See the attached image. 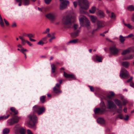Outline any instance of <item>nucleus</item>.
Wrapping results in <instances>:
<instances>
[{
	"label": "nucleus",
	"instance_id": "412c9836",
	"mask_svg": "<svg viewBox=\"0 0 134 134\" xmlns=\"http://www.w3.org/2000/svg\"><path fill=\"white\" fill-rule=\"evenodd\" d=\"M64 76L66 78H71L75 79V77L74 75L67 74L65 72H64Z\"/></svg>",
	"mask_w": 134,
	"mask_h": 134
},
{
	"label": "nucleus",
	"instance_id": "09e8293b",
	"mask_svg": "<svg viewBox=\"0 0 134 134\" xmlns=\"http://www.w3.org/2000/svg\"><path fill=\"white\" fill-rule=\"evenodd\" d=\"M45 3L47 4H49L50 3L52 0H44Z\"/></svg>",
	"mask_w": 134,
	"mask_h": 134
},
{
	"label": "nucleus",
	"instance_id": "dca6fc26",
	"mask_svg": "<svg viewBox=\"0 0 134 134\" xmlns=\"http://www.w3.org/2000/svg\"><path fill=\"white\" fill-rule=\"evenodd\" d=\"M80 32V30H77L71 33V36L73 38H75L79 36Z\"/></svg>",
	"mask_w": 134,
	"mask_h": 134
},
{
	"label": "nucleus",
	"instance_id": "4468645a",
	"mask_svg": "<svg viewBox=\"0 0 134 134\" xmlns=\"http://www.w3.org/2000/svg\"><path fill=\"white\" fill-rule=\"evenodd\" d=\"M92 59L94 61H97L99 62H102V58L101 56H98L97 55L94 56L92 58Z\"/></svg>",
	"mask_w": 134,
	"mask_h": 134
},
{
	"label": "nucleus",
	"instance_id": "13d9d810",
	"mask_svg": "<svg viewBox=\"0 0 134 134\" xmlns=\"http://www.w3.org/2000/svg\"><path fill=\"white\" fill-rule=\"evenodd\" d=\"M26 42L30 46H31L32 45V43H31L29 41H28L27 40L26 41Z\"/></svg>",
	"mask_w": 134,
	"mask_h": 134
},
{
	"label": "nucleus",
	"instance_id": "c756f323",
	"mask_svg": "<svg viewBox=\"0 0 134 134\" xmlns=\"http://www.w3.org/2000/svg\"><path fill=\"white\" fill-rule=\"evenodd\" d=\"M22 1L25 5H28L30 4V0H22Z\"/></svg>",
	"mask_w": 134,
	"mask_h": 134
},
{
	"label": "nucleus",
	"instance_id": "5fc2aeb1",
	"mask_svg": "<svg viewBox=\"0 0 134 134\" xmlns=\"http://www.w3.org/2000/svg\"><path fill=\"white\" fill-rule=\"evenodd\" d=\"M27 134H33L31 131L29 129L27 130Z\"/></svg>",
	"mask_w": 134,
	"mask_h": 134
},
{
	"label": "nucleus",
	"instance_id": "a211bd4d",
	"mask_svg": "<svg viewBox=\"0 0 134 134\" xmlns=\"http://www.w3.org/2000/svg\"><path fill=\"white\" fill-rule=\"evenodd\" d=\"M134 58V55L131 54L129 55L128 56L126 57H124L122 60H129L132 59Z\"/></svg>",
	"mask_w": 134,
	"mask_h": 134
},
{
	"label": "nucleus",
	"instance_id": "f03ea898",
	"mask_svg": "<svg viewBox=\"0 0 134 134\" xmlns=\"http://www.w3.org/2000/svg\"><path fill=\"white\" fill-rule=\"evenodd\" d=\"M75 21V18L69 15L64 17L62 20V23L65 28L70 27L71 24Z\"/></svg>",
	"mask_w": 134,
	"mask_h": 134
},
{
	"label": "nucleus",
	"instance_id": "e2e57ef3",
	"mask_svg": "<svg viewBox=\"0 0 134 134\" xmlns=\"http://www.w3.org/2000/svg\"><path fill=\"white\" fill-rule=\"evenodd\" d=\"M55 38V36H53L50 39H49V41L51 42H52V40L53 39H54Z\"/></svg>",
	"mask_w": 134,
	"mask_h": 134
},
{
	"label": "nucleus",
	"instance_id": "79ce46f5",
	"mask_svg": "<svg viewBox=\"0 0 134 134\" xmlns=\"http://www.w3.org/2000/svg\"><path fill=\"white\" fill-rule=\"evenodd\" d=\"M119 109H118L116 111L118 113H120L122 111V106L119 107Z\"/></svg>",
	"mask_w": 134,
	"mask_h": 134
},
{
	"label": "nucleus",
	"instance_id": "bf43d9fd",
	"mask_svg": "<svg viewBox=\"0 0 134 134\" xmlns=\"http://www.w3.org/2000/svg\"><path fill=\"white\" fill-rule=\"evenodd\" d=\"M133 35L132 34H129L128 36L125 37V38H128V37H131L133 36Z\"/></svg>",
	"mask_w": 134,
	"mask_h": 134
},
{
	"label": "nucleus",
	"instance_id": "58836bf2",
	"mask_svg": "<svg viewBox=\"0 0 134 134\" xmlns=\"http://www.w3.org/2000/svg\"><path fill=\"white\" fill-rule=\"evenodd\" d=\"M45 98V96H43L41 97L40 100L43 103L44 102Z\"/></svg>",
	"mask_w": 134,
	"mask_h": 134
},
{
	"label": "nucleus",
	"instance_id": "864d4df0",
	"mask_svg": "<svg viewBox=\"0 0 134 134\" xmlns=\"http://www.w3.org/2000/svg\"><path fill=\"white\" fill-rule=\"evenodd\" d=\"M73 4L75 8H76L77 5V2L76 1H74L73 2Z\"/></svg>",
	"mask_w": 134,
	"mask_h": 134
},
{
	"label": "nucleus",
	"instance_id": "8fccbe9b",
	"mask_svg": "<svg viewBox=\"0 0 134 134\" xmlns=\"http://www.w3.org/2000/svg\"><path fill=\"white\" fill-rule=\"evenodd\" d=\"M0 25L2 27H4V24L3 20H0Z\"/></svg>",
	"mask_w": 134,
	"mask_h": 134
},
{
	"label": "nucleus",
	"instance_id": "2f4dec72",
	"mask_svg": "<svg viewBox=\"0 0 134 134\" xmlns=\"http://www.w3.org/2000/svg\"><path fill=\"white\" fill-rule=\"evenodd\" d=\"M9 132V130L8 128L4 129L3 131V134H8Z\"/></svg>",
	"mask_w": 134,
	"mask_h": 134
},
{
	"label": "nucleus",
	"instance_id": "423d86ee",
	"mask_svg": "<svg viewBox=\"0 0 134 134\" xmlns=\"http://www.w3.org/2000/svg\"><path fill=\"white\" fill-rule=\"evenodd\" d=\"M69 3V1L68 0L63 1L61 2L60 5V10H63L65 8L68 4Z\"/></svg>",
	"mask_w": 134,
	"mask_h": 134
},
{
	"label": "nucleus",
	"instance_id": "7c9ffc66",
	"mask_svg": "<svg viewBox=\"0 0 134 134\" xmlns=\"http://www.w3.org/2000/svg\"><path fill=\"white\" fill-rule=\"evenodd\" d=\"M51 72L53 74L55 72V70L56 68V67L54 64H52L51 65Z\"/></svg>",
	"mask_w": 134,
	"mask_h": 134
},
{
	"label": "nucleus",
	"instance_id": "f8f14e48",
	"mask_svg": "<svg viewBox=\"0 0 134 134\" xmlns=\"http://www.w3.org/2000/svg\"><path fill=\"white\" fill-rule=\"evenodd\" d=\"M46 17L51 21H53L55 20L56 16L53 13H49L46 15Z\"/></svg>",
	"mask_w": 134,
	"mask_h": 134
},
{
	"label": "nucleus",
	"instance_id": "774afa93",
	"mask_svg": "<svg viewBox=\"0 0 134 134\" xmlns=\"http://www.w3.org/2000/svg\"><path fill=\"white\" fill-rule=\"evenodd\" d=\"M106 13L108 14H109L110 13V12L108 9H106Z\"/></svg>",
	"mask_w": 134,
	"mask_h": 134
},
{
	"label": "nucleus",
	"instance_id": "de8ad7c7",
	"mask_svg": "<svg viewBox=\"0 0 134 134\" xmlns=\"http://www.w3.org/2000/svg\"><path fill=\"white\" fill-rule=\"evenodd\" d=\"M117 117L121 119H122L124 118V116L122 114H119L117 116Z\"/></svg>",
	"mask_w": 134,
	"mask_h": 134
},
{
	"label": "nucleus",
	"instance_id": "473e14b6",
	"mask_svg": "<svg viewBox=\"0 0 134 134\" xmlns=\"http://www.w3.org/2000/svg\"><path fill=\"white\" fill-rule=\"evenodd\" d=\"M19 131L21 134H25V130L22 128H20L19 129Z\"/></svg>",
	"mask_w": 134,
	"mask_h": 134
},
{
	"label": "nucleus",
	"instance_id": "c85d7f7f",
	"mask_svg": "<svg viewBox=\"0 0 134 134\" xmlns=\"http://www.w3.org/2000/svg\"><path fill=\"white\" fill-rule=\"evenodd\" d=\"M10 110L14 113V114L16 115L18 114V111L16 110L15 108L14 107H12L10 108Z\"/></svg>",
	"mask_w": 134,
	"mask_h": 134
},
{
	"label": "nucleus",
	"instance_id": "aec40b11",
	"mask_svg": "<svg viewBox=\"0 0 134 134\" xmlns=\"http://www.w3.org/2000/svg\"><path fill=\"white\" fill-rule=\"evenodd\" d=\"M114 101L115 104L118 106V107L122 106V104L121 101L117 99H115L114 100Z\"/></svg>",
	"mask_w": 134,
	"mask_h": 134
},
{
	"label": "nucleus",
	"instance_id": "4be33fe9",
	"mask_svg": "<svg viewBox=\"0 0 134 134\" xmlns=\"http://www.w3.org/2000/svg\"><path fill=\"white\" fill-rule=\"evenodd\" d=\"M45 110V108L43 107H42L41 108L39 107L38 110L37 111V114L38 115H40L43 113Z\"/></svg>",
	"mask_w": 134,
	"mask_h": 134
},
{
	"label": "nucleus",
	"instance_id": "a19ab883",
	"mask_svg": "<svg viewBox=\"0 0 134 134\" xmlns=\"http://www.w3.org/2000/svg\"><path fill=\"white\" fill-rule=\"evenodd\" d=\"M100 106L101 107V108H105V106L103 102H102L100 103Z\"/></svg>",
	"mask_w": 134,
	"mask_h": 134
},
{
	"label": "nucleus",
	"instance_id": "cd10ccee",
	"mask_svg": "<svg viewBox=\"0 0 134 134\" xmlns=\"http://www.w3.org/2000/svg\"><path fill=\"white\" fill-rule=\"evenodd\" d=\"M19 37L21 40L22 44L23 45H24L25 44L26 42V40H25L23 36H19Z\"/></svg>",
	"mask_w": 134,
	"mask_h": 134
},
{
	"label": "nucleus",
	"instance_id": "a18cd8bd",
	"mask_svg": "<svg viewBox=\"0 0 134 134\" xmlns=\"http://www.w3.org/2000/svg\"><path fill=\"white\" fill-rule=\"evenodd\" d=\"M111 18L112 19H115L116 17V16L115 14L113 12L111 13Z\"/></svg>",
	"mask_w": 134,
	"mask_h": 134
},
{
	"label": "nucleus",
	"instance_id": "5701e85b",
	"mask_svg": "<svg viewBox=\"0 0 134 134\" xmlns=\"http://www.w3.org/2000/svg\"><path fill=\"white\" fill-rule=\"evenodd\" d=\"M130 63L128 61L123 62L122 63V66L125 68H128L129 66Z\"/></svg>",
	"mask_w": 134,
	"mask_h": 134
},
{
	"label": "nucleus",
	"instance_id": "c9c22d12",
	"mask_svg": "<svg viewBox=\"0 0 134 134\" xmlns=\"http://www.w3.org/2000/svg\"><path fill=\"white\" fill-rule=\"evenodd\" d=\"M10 115L9 114L7 116H3L0 117V120H4L7 119L9 116Z\"/></svg>",
	"mask_w": 134,
	"mask_h": 134
},
{
	"label": "nucleus",
	"instance_id": "680f3d73",
	"mask_svg": "<svg viewBox=\"0 0 134 134\" xmlns=\"http://www.w3.org/2000/svg\"><path fill=\"white\" fill-rule=\"evenodd\" d=\"M16 25L15 23H14L12 24V27H16Z\"/></svg>",
	"mask_w": 134,
	"mask_h": 134
},
{
	"label": "nucleus",
	"instance_id": "72a5a7b5",
	"mask_svg": "<svg viewBox=\"0 0 134 134\" xmlns=\"http://www.w3.org/2000/svg\"><path fill=\"white\" fill-rule=\"evenodd\" d=\"M127 9L130 11L134 10V7L131 5L129 6L127 8Z\"/></svg>",
	"mask_w": 134,
	"mask_h": 134
},
{
	"label": "nucleus",
	"instance_id": "f704fd0d",
	"mask_svg": "<svg viewBox=\"0 0 134 134\" xmlns=\"http://www.w3.org/2000/svg\"><path fill=\"white\" fill-rule=\"evenodd\" d=\"M119 37L120 41L122 43H123L125 40V37H123L122 35H120Z\"/></svg>",
	"mask_w": 134,
	"mask_h": 134
},
{
	"label": "nucleus",
	"instance_id": "20e7f679",
	"mask_svg": "<svg viewBox=\"0 0 134 134\" xmlns=\"http://www.w3.org/2000/svg\"><path fill=\"white\" fill-rule=\"evenodd\" d=\"M28 117L30 120L33 121V124H32L30 122H29L27 125L30 128L35 129L36 127L35 125V121L37 120V118L35 115H30Z\"/></svg>",
	"mask_w": 134,
	"mask_h": 134
},
{
	"label": "nucleus",
	"instance_id": "603ef678",
	"mask_svg": "<svg viewBox=\"0 0 134 134\" xmlns=\"http://www.w3.org/2000/svg\"><path fill=\"white\" fill-rule=\"evenodd\" d=\"M97 30L98 29H97L93 30L91 32V33L92 35H93L94 34L95 31Z\"/></svg>",
	"mask_w": 134,
	"mask_h": 134
},
{
	"label": "nucleus",
	"instance_id": "7ed1b4c3",
	"mask_svg": "<svg viewBox=\"0 0 134 134\" xmlns=\"http://www.w3.org/2000/svg\"><path fill=\"white\" fill-rule=\"evenodd\" d=\"M79 18L80 24L81 25H83L84 23H86L85 24V26L88 28L90 25V23L89 20L85 16L82 15H80Z\"/></svg>",
	"mask_w": 134,
	"mask_h": 134
},
{
	"label": "nucleus",
	"instance_id": "052dcab7",
	"mask_svg": "<svg viewBox=\"0 0 134 134\" xmlns=\"http://www.w3.org/2000/svg\"><path fill=\"white\" fill-rule=\"evenodd\" d=\"M89 87H90V90L92 92L94 91V88L92 86H89Z\"/></svg>",
	"mask_w": 134,
	"mask_h": 134
},
{
	"label": "nucleus",
	"instance_id": "6e6552de",
	"mask_svg": "<svg viewBox=\"0 0 134 134\" xmlns=\"http://www.w3.org/2000/svg\"><path fill=\"white\" fill-rule=\"evenodd\" d=\"M110 51L111 54L114 55L117 54L119 52V50L115 46L111 47L110 48Z\"/></svg>",
	"mask_w": 134,
	"mask_h": 134
},
{
	"label": "nucleus",
	"instance_id": "0eeeda50",
	"mask_svg": "<svg viewBox=\"0 0 134 134\" xmlns=\"http://www.w3.org/2000/svg\"><path fill=\"white\" fill-rule=\"evenodd\" d=\"M18 117H15L13 118L9 119L7 121L8 124L9 125H12L14 124L17 123L19 121Z\"/></svg>",
	"mask_w": 134,
	"mask_h": 134
},
{
	"label": "nucleus",
	"instance_id": "393cba45",
	"mask_svg": "<svg viewBox=\"0 0 134 134\" xmlns=\"http://www.w3.org/2000/svg\"><path fill=\"white\" fill-rule=\"evenodd\" d=\"M115 94L113 92H110L107 95V97L109 99H111L112 97Z\"/></svg>",
	"mask_w": 134,
	"mask_h": 134
},
{
	"label": "nucleus",
	"instance_id": "f257e3e1",
	"mask_svg": "<svg viewBox=\"0 0 134 134\" xmlns=\"http://www.w3.org/2000/svg\"><path fill=\"white\" fill-rule=\"evenodd\" d=\"M78 3L80 7V12L81 14L85 13L84 10H87L89 8V2L87 0H78Z\"/></svg>",
	"mask_w": 134,
	"mask_h": 134
},
{
	"label": "nucleus",
	"instance_id": "6e6d98bb",
	"mask_svg": "<svg viewBox=\"0 0 134 134\" xmlns=\"http://www.w3.org/2000/svg\"><path fill=\"white\" fill-rule=\"evenodd\" d=\"M4 20L5 24L7 25H9V24L8 21L7 20L5 19H4Z\"/></svg>",
	"mask_w": 134,
	"mask_h": 134
},
{
	"label": "nucleus",
	"instance_id": "4d7b16f0",
	"mask_svg": "<svg viewBox=\"0 0 134 134\" xmlns=\"http://www.w3.org/2000/svg\"><path fill=\"white\" fill-rule=\"evenodd\" d=\"M77 27V24H75L73 26V28L75 30L76 29Z\"/></svg>",
	"mask_w": 134,
	"mask_h": 134
},
{
	"label": "nucleus",
	"instance_id": "3c124183",
	"mask_svg": "<svg viewBox=\"0 0 134 134\" xmlns=\"http://www.w3.org/2000/svg\"><path fill=\"white\" fill-rule=\"evenodd\" d=\"M47 39V37L45 36L42 38L41 40L43 42L46 41Z\"/></svg>",
	"mask_w": 134,
	"mask_h": 134
},
{
	"label": "nucleus",
	"instance_id": "2eb2a0df",
	"mask_svg": "<svg viewBox=\"0 0 134 134\" xmlns=\"http://www.w3.org/2000/svg\"><path fill=\"white\" fill-rule=\"evenodd\" d=\"M60 84L57 83L55 86L53 88L54 91L56 93H58L61 92V91L59 90L60 88Z\"/></svg>",
	"mask_w": 134,
	"mask_h": 134
},
{
	"label": "nucleus",
	"instance_id": "0e129e2a",
	"mask_svg": "<svg viewBox=\"0 0 134 134\" xmlns=\"http://www.w3.org/2000/svg\"><path fill=\"white\" fill-rule=\"evenodd\" d=\"M133 77L132 76L127 81V82H130L132 80V79H133Z\"/></svg>",
	"mask_w": 134,
	"mask_h": 134
},
{
	"label": "nucleus",
	"instance_id": "f3484780",
	"mask_svg": "<svg viewBox=\"0 0 134 134\" xmlns=\"http://www.w3.org/2000/svg\"><path fill=\"white\" fill-rule=\"evenodd\" d=\"M97 121L98 124L101 125H103L105 123L104 120L102 118H100L97 119Z\"/></svg>",
	"mask_w": 134,
	"mask_h": 134
},
{
	"label": "nucleus",
	"instance_id": "1a4fd4ad",
	"mask_svg": "<svg viewBox=\"0 0 134 134\" xmlns=\"http://www.w3.org/2000/svg\"><path fill=\"white\" fill-rule=\"evenodd\" d=\"M97 29L98 30L104 27L105 26V22L103 21L97 20Z\"/></svg>",
	"mask_w": 134,
	"mask_h": 134
},
{
	"label": "nucleus",
	"instance_id": "ddd939ff",
	"mask_svg": "<svg viewBox=\"0 0 134 134\" xmlns=\"http://www.w3.org/2000/svg\"><path fill=\"white\" fill-rule=\"evenodd\" d=\"M105 108H97L94 109V112L95 114H100L103 113L105 111Z\"/></svg>",
	"mask_w": 134,
	"mask_h": 134
},
{
	"label": "nucleus",
	"instance_id": "e433bc0d",
	"mask_svg": "<svg viewBox=\"0 0 134 134\" xmlns=\"http://www.w3.org/2000/svg\"><path fill=\"white\" fill-rule=\"evenodd\" d=\"M78 41V39H76L73 40L71 41H69L68 42V43H75L77 42V41Z\"/></svg>",
	"mask_w": 134,
	"mask_h": 134
},
{
	"label": "nucleus",
	"instance_id": "a878e982",
	"mask_svg": "<svg viewBox=\"0 0 134 134\" xmlns=\"http://www.w3.org/2000/svg\"><path fill=\"white\" fill-rule=\"evenodd\" d=\"M96 9V7L94 6H93L92 7L91 9L89 10V12L92 14H93L94 13Z\"/></svg>",
	"mask_w": 134,
	"mask_h": 134
},
{
	"label": "nucleus",
	"instance_id": "338daca9",
	"mask_svg": "<svg viewBox=\"0 0 134 134\" xmlns=\"http://www.w3.org/2000/svg\"><path fill=\"white\" fill-rule=\"evenodd\" d=\"M129 118V116L127 115L126 116V117L124 118V119L125 120H128Z\"/></svg>",
	"mask_w": 134,
	"mask_h": 134
},
{
	"label": "nucleus",
	"instance_id": "37998d69",
	"mask_svg": "<svg viewBox=\"0 0 134 134\" xmlns=\"http://www.w3.org/2000/svg\"><path fill=\"white\" fill-rule=\"evenodd\" d=\"M123 23L124 25L126 26H127L129 29L131 28V25L129 24H126L125 23L124 21H123Z\"/></svg>",
	"mask_w": 134,
	"mask_h": 134
},
{
	"label": "nucleus",
	"instance_id": "b1692460",
	"mask_svg": "<svg viewBox=\"0 0 134 134\" xmlns=\"http://www.w3.org/2000/svg\"><path fill=\"white\" fill-rule=\"evenodd\" d=\"M91 20L92 21L93 23H95L96 21H97V18L95 16L93 15H91L90 16Z\"/></svg>",
	"mask_w": 134,
	"mask_h": 134
},
{
	"label": "nucleus",
	"instance_id": "9b49d317",
	"mask_svg": "<svg viewBox=\"0 0 134 134\" xmlns=\"http://www.w3.org/2000/svg\"><path fill=\"white\" fill-rule=\"evenodd\" d=\"M96 15L100 19H103L105 16V14L104 11L102 10H99L96 13Z\"/></svg>",
	"mask_w": 134,
	"mask_h": 134
},
{
	"label": "nucleus",
	"instance_id": "49530a36",
	"mask_svg": "<svg viewBox=\"0 0 134 134\" xmlns=\"http://www.w3.org/2000/svg\"><path fill=\"white\" fill-rule=\"evenodd\" d=\"M50 29L49 28H47L46 30L43 32V34H48L49 32Z\"/></svg>",
	"mask_w": 134,
	"mask_h": 134
},
{
	"label": "nucleus",
	"instance_id": "ea45409f",
	"mask_svg": "<svg viewBox=\"0 0 134 134\" xmlns=\"http://www.w3.org/2000/svg\"><path fill=\"white\" fill-rule=\"evenodd\" d=\"M44 43V42H43L41 40L37 43V44L38 45L43 46Z\"/></svg>",
	"mask_w": 134,
	"mask_h": 134
},
{
	"label": "nucleus",
	"instance_id": "39448f33",
	"mask_svg": "<svg viewBox=\"0 0 134 134\" xmlns=\"http://www.w3.org/2000/svg\"><path fill=\"white\" fill-rule=\"evenodd\" d=\"M129 75L128 71L125 69L122 68L120 71V76L121 78L126 79Z\"/></svg>",
	"mask_w": 134,
	"mask_h": 134
},
{
	"label": "nucleus",
	"instance_id": "69168bd1",
	"mask_svg": "<svg viewBox=\"0 0 134 134\" xmlns=\"http://www.w3.org/2000/svg\"><path fill=\"white\" fill-rule=\"evenodd\" d=\"M130 86L131 87H134V83L132 82H131L130 83Z\"/></svg>",
	"mask_w": 134,
	"mask_h": 134
},
{
	"label": "nucleus",
	"instance_id": "bb28decb",
	"mask_svg": "<svg viewBox=\"0 0 134 134\" xmlns=\"http://www.w3.org/2000/svg\"><path fill=\"white\" fill-rule=\"evenodd\" d=\"M39 107L38 105H36L33 108V110L34 113H37V111L39 109Z\"/></svg>",
	"mask_w": 134,
	"mask_h": 134
},
{
	"label": "nucleus",
	"instance_id": "4c0bfd02",
	"mask_svg": "<svg viewBox=\"0 0 134 134\" xmlns=\"http://www.w3.org/2000/svg\"><path fill=\"white\" fill-rule=\"evenodd\" d=\"M27 36L29 37V39L30 38H34V36L31 34H27Z\"/></svg>",
	"mask_w": 134,
	"mask_h": 134
},
{
	"label": "nucleus",
	"instance_id": "6ab92c4d",
	"mask_svg": "<svg viewBox=\"0 0 134 134\" xmlns=\"http://www.w3.org/2000/svg\"><path fill=\"white\" fill-rule=\"evenodd\" d=\"M131 49L132 48L131 47H129L126 49L124 50L121 53L122 55H125L127 53H129L131 52Z\"/></svg>",
	"mask_w": 134,
	"mask_h": 134
},
{
	"label": "nucleus",
	"instance_id": "c03bdc74",
	"mask_svg": "<svg viewBox=\"0 0 134 134\" xmlns=\"http://www.w3.org/2000/svg\"><path fill=\"white\" fill-rule=\"evenodd\" d=\"M128 101L126 99H124L122 102V105H125L128 103Z\"/></svg>",
	"mask_w": 134,
	"mask_h": 134
},
{
	"label": "nucleus",
	"instance_id": "9d476101",
	"mask_svg": "<svg viewBox=\"0 0 134 134\" xmlns=\"http://www.w3.org/2000/svg\"><path fill=\"white\" fill-rule=\"evenodd\" d=\"M116 106L114 103L111 100L108 101L107 104V108L111 109L113 108H116Z\"/></svg>",
	"mask_w": 134,
	"mask_h": 134
}]
</instances>
